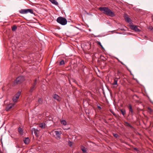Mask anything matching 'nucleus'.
Instances as JSON below:
<instances>
[{
    "label": "nucleus",
    "mask_w": 153,
    "mask_h": 153,
    "mask_svg": "<svg viewBox=\"0 0 153 153\" xmlns=\"http://www.w3.org/2000/svg\"><path fill=\"white\" fill-rule=\"evenodd\" d=\"M19 12L21 14H27V9H21L19 11Z\"/></svg>",
    "instance_id": "obj_11"
},
{
    "label": "nucleus",
    "mask_w": 153,
    "mask_h": 153,
    "mask_svg": "<svg viewBox=\"0 0 153 153\" xmlns=\"http://www.w3.org/2000/svg\"><path fill=\"white\" fill-rule=\"evenodd\" d=\"M60 122L62 124L65 126L67 124V122L65 120H61Z\"/></svg>",
    "instance_id": "obj_23"
},
{
    "label": "nucleus",
    "mask_w": 153,
    "mask_h": 153,
    "mask_svg": "<svg viewBox=\"0 0 153 153\" xmlns=\"http://www.w3.org/2000/svg\"><path fill=\"white\" fill-rule=\"evenodd\" d=\"M36 87L34 86H32L30 88L29 90V92L30 93L32 92L36 88Z\"/></svg>",
    "instance_id": "obj_17"
},
{
    "label": "nucleus",
    "mask_w": 153,
    "mask_h": 153,
    "mask_svg": "<svg viewBox=\"0 0 153 153\" xmlns=\"http://www.w3.org/2000/svg\"><path fill=\"white\" fill-rule=\"evenodd\" d=\"M32 131H33L34 132V133L35 134V135H36L37 132L38 131V130L35 129L34 128H33L32 129Z\"/></svg>",
    "instance_id": "obj_27"
},
{
    "label": "nucleus",
    "mask_w": 153,
    "mask_h": 153,
    "mask_svg": "<svg viewBox=\"0 0 153 153\" xmlns=\"http://www.w3.org/2000/svg\"><path fill=\"white\" fill-rule=\"evenodd\" d=\"M30 13L31 14H34L33 11L32 9H27V13Z\"/></svg>",
    "instance_id": "obj_22"
},
{
    "label": "nucleus",
    "mask_w": 153,
    "mask_h": 153,
    "mask_svg": "<svg viewBox=\"0 0 153 153\" xmlns=\"http://www.w3.org/2000/svg\"><path fill=\"white\" fill-rule=\"evenodd\" d=\"M23 140L24 143L26 144H28L30 142V140L28 137L25 138Z\"/></svg>",
    "instance_id": "obj_12"
},
{
    "label": "nucleus",
    "mask_w": 153,
    "mask_h": 153,
    "mask_svg": "<svg viewBox=\"0 0 153 153\" xmlns=\"http://www.w3.org/2000/svg\"><path fill=\"white\" fill-rule=\"evenodd\" d=\"M99 10L103 14L108 16L113 17L115 16L114 13L107 7H101L99 8Z\"/></svg>",
    "instance_id": "obj_1"
},
{
    "label": "nucleus",
    "mask_w": 153,
    "mask_h": 153,
    "mask_svg": "<svg viewBox=\"0 0 153 153\" xmlns=\"http://www.w3.org/2000/svg\"><path fill=\"white\" fill-rule=\"evenodd\" d=\"M55 133L57 137L58 138L60 137V135L61 134V132L59 131H55Z\"/></svg>",
    "instance_id": "obj_18"
},
{
    "label": "nucleus",
    "mask_w": 153,
    "mask_h": 153,
    "mask_svg": "<svg viewBox=\"0 0 153 153\" xmlns=\"http://www.w3.org/2000/svg\"><path fill=\"white\" fill-rule=\"evenodd\" d=\"M125 19L126 21L128 23H130L131 21V19L129 18L127 15H125Z\"/></svg>",
    "instance_id": "obj_13"
},
{
    "label": "nucleus",
    "mask_w": 153,
    "mask_h": 153,
    "mask_svg": "<svg viewBox=\"0 0 153 153\" xmlns=\"http://www.w3.org/2000/svg\"><path fill=\"white\" fill-rule=\"evenodd\" d=\"M134 150H136V151H137V149L136 148H135L134 149Z\"/></svg>",
    "instance_id": "obj_40"
},
{
    "label": "nucleus",
    "mask_w": 153,
    "mask_h": 153,
    "mask_svg": "<svg viewBox=\"0 0 153 153\" xmlns=\"http://www.w3.org/2000/svg\"><path fill=\"white\" fill-rule=\"evenodd\" d=\"M131 28L132 30H134V31L136 32L139 31V29L137 28V27L135 25H133L131 26Z\"/></svg>",
    "instance_id": "obj_10"
},
{
    "label": "nucleus",
    "mask_w": 153,
    "mask_h": 153,
    "mask_svg": "<svg viewBox=\"0 0 153 153\" xmlns=\"http://www.w3.org/2000/svg\"><path fill=\"white\" fill-rule=\"evenodd\" d=\"M128 108L129 110V111L131 112V114L133 115V111L132 109V107L131 105L130 104H129Z\"/></svg>",
    "instance_id": "obj_14"
},
{
    "label": "nucleus",
    "mask_w": 153,
    "mask_h": 153,
    "mask_svg": "<svg viewBox=\"0 0 153 153\" xmlns=\"http://www.w3.org/2000/svg\"><path fill=\"white\" fill-rule=\"evenodd\" d=\"M98 108L99 109H101V107L100 106H98Z\"/></svg>",
    "instance_id": "obj_37"
},
{
    "label": "nucleus",
    "mask_w": 153,
    "mask_h": 153,
    "mask_svg": "<svg viewBox=\"0 0 153 153\" xmlns=\"http://www.w3.org/2000/svg\"><path fill=\"white\" fill-rule=\"evenodd\" d=\"M68 144L69 146H70V147H72V143L71 141H68Z\"/></svg>",
    "instance_id": "obj_29"
},
{
    "label": "nucleus",
    "mask_w": 153,
    "mask_h": 153,
    "mask_svg": "<svg viewBox=\"0 0 153 153\" xmlns=\"http://www.w3.org/2000/svg\"><path fill=\"white\" fill-rule=\"evenodd\" d=\"M116 58L117 59V60H118V61L119 62H120V61H120V60H119V59L118 58Z\"/></svg>",
    "instance_id": "obj_36"
},
{
    "label": "nucleus",
    "mask_w": 153,
    "mask_h": 153,
    "mask_svg": "<svg viewBox=\"0 0 153 153\" xmlns=\"http://www.w3.org/2000/svg\"><path fill=\"white\" fill-rule=\"evenodd\" d=\"M113 135L116 138L118 136V134H114Z\"/></svg>",
    "instance_id": "obj_32"
},
{
    "label": "nucleus",
    "mask_w": 153,
    "mask_h": 153,
    "mask_svg": "<svg viewBox=\"0 0 153 153\" xmlns=\"http://www.w3.org/2000/svg\"><path fill=\"white\" fill-rule=\"evenodd\" d=\"M81 150L82 151L83 153H87V150L86 148L84 147V146H82L81 147Z\"/></svg>",
    "instance_id": "obj_20"
},
{
    "label": "nucleus",
    "mask_w": 153,
    "mask_h": 153,
    "mask_svg": "<svg viewBox=\"0 0 153 153\" xmlns=\"http://www.w3.org/2000/svg\"><path fill=\"white\" fill-rule=\"evenodd\" d=\"M46 124L44 123H41L39 124V127L42 128L44 129L45 128Z\"/></svg>",
    "instance_id": "obj_15"
},
{
    "label": "nucleus",
    "mask_w": 153,
    "mask_h": 153,
    "mask_svg": "<svg viewBox=\"0 0 153 153\" xmlns=\"http://www.w3.org/2000/svg\"><path fill=\"white\" fill-rule=\"evenodd\" d=\"M13 106V105L12 104H10L8 105L6 108L7 111H9Z\"/></svg>",
    "instance_id": "obj_7"
},
{
    "label": "nucleus",
    "mask_w": 153,
    "mask_h": 153,
    "mask_svg": "<svg viewBox=\"0 0 153 153\" xmlns=\"http://www.w3.org/2000/svg\"><path fill=\"white\" fill-rule=\"evenodd\" d=\"M97 44L99 45L102 48V49H104V48L101 45V43L100 42H97Z\"/></svg>",
    "instance_id": "obj_31"
},
{
    "label": "nucleus",
    "mask_w": 153,
    "mask_h": 153,
    "mask_svg": "<svg viewBox=\"0 0 153 153\" xmlns=\"http://www.w3.org/2000/svg\"><path fill=\"white\" fill-rule=\"evenodd\" d=\"M20 94L21 92L19 91L13 97V100L14 102H16L17 101Z\"/></svg>",
    "instance_id": "obj_4"
},
{
    "label": "nucleus",
    "mask_w": 153,
    "mask_h": 153,
    "mask_svg": "<svg viewBox=\"0 0 153 153\" xmlns=\"http://www.w3.org/2000/svg\"><path fill=\"white\" fill-rule=\"evenodd\" d=\"M37 83V79H36L34 81V82L32 85V86H34V87H36V85Z\"/></svg>",
    "instance_id": "obj_24"
},
{
    "label": "nucleus",
    "mask_w": 153,
    "mask_h": 153,
    "mask_svg": "<svg viewBox=\"0 0 153 153\" xmlns=\"http://www.w3.org/2000/svg\"><path fill=\"white\" fill-rule=\"evenodd\" d=\"M128 125L129 126H130V127H131L132 126H131L129 123H128Z\"/></svg>",
    "instance_id": "obj_39"
},
{
    "label": "nucleus",
    "mask_w": 153,
    "mask_h": 153,
    "mask_svg": "<svg viewBox=\"0 0 153 153\" xmlns=\"http://www.w3.org/2000/svg\"><path fill=\"white\" fill-rule=\"evenodd\" d=\"M68 60H70V65L71 66V65H74V66L76 67V61L74 59H72V60H71L69 59Z\"/></svg>",
    "instance_id": "obj_6"
},
{
    "label": "nucleus",
    "mask_w": 153,
    "mask_h": 153,
    "mask_svg": "<svg viewBox=\"0 0 153 153\" xmlns=\"http://www.w3.org/2000/svg\"><path fill=\"white\" fill-rule=\"evenodd\" d=\"M53 98L59 101L61 100L60 97L57 94H55L53 95Z\"/></svg>",
    "instance_id": "obj_8"
},
{
    "label": "nucleus",
    "mask_w": 153,
    "mask_h": 153,
    "mask_svg": "<svg viewBox=\"0 0 153 153\" xmlns=\"http://www.w3.org/2000/svg\"><path fill=\"white\" fill-rule=\"evenodd\" d=\"M111 112L116 117H117V115H116L115 114L114 112L113 111H112L111 110Z\"/></svg>",
    "instance_id": "obj_33"
},
{
    "label": "nucleus",
    "mask_w": 153,
    "mask_h": 153,
    "mask_svg": "<svg viewBox=\"0 0 153 153\" xmlns=\"http://www.w3.org/2000/svg\"><path fill=\"white\" fill-rule=\"evenodd\" d=\"M17 29V27L15 25H13V26L12 27V30L13 31H15Z\"/></svg>",
    "instance_id": "obj_21"
},
{
    "label": "nucleus",
    "mask_w": 153,
    "mask_h": 153,
    "mask_svg": "<svg viewBox=\"0 0 153 153\" xmlns=\"http://www.w3.org/2000/svg\"><path fill=\"white\" fill-rule=\"evenodd\" d=\"M65 63L64 61V60H62L60 62L59 64L60 65H64Z\"/></svg>",
    "instance_id": "obj_30"
},
{
    "label": "nucleus",
    "mask_w": 153,
    "mask_h": 153,
    "mask_svg": "<svg viewBox=\"0 0 153 153\" xmlns=\"http://www.w3.org/2000/svg\"><path fill=\"white\" fill-rule=\"evenodd\" d=\"M120 63L122 64L123 65H124V64H123V63L122 62L120 61Z\"/></svg>",
    "instance_id": "obj_38"
},
{
    "label": "nucleus",
    "mask_w": 153,
    "mask_h": 153,
    "mask_svg": "<svg viewBox=\"0 0 153 153\" xmlns=\"http://www.w3.org/2000/svg\"><path fill=\"white\" fill-rule=\"evenodd\" d=\"M56 21L58 23L62 25H65L67 23L66 19L62 17H58Z\"/></svg>",
    "instance_id": "obj_2"
},
{
    "label": "nucleus",
    "mask_w": 153,
    "mask_h": 153,
    "mask_svg": "<svg viewBox=\"0 0 153 153\" xmlns=\"http://www.w3.org/2000/svg\"><path fill=\"white\" fill-rule=\"evenodd\" d=\"M50 1H51L52 3L56 5H57L58 4V2L55 0H49Z\"/></svg>",
    "instance_id": "obj_16"
},
{
    "label": "nucleus",
    "mask_w": 153,
    "mask_h": 153,
    "mask_svg": "<svg viewBox=\"0 0 153 153\" xmlns=\"http://www.w3.org/2000/svg\"><path fill=\"white\" fill-rule=\"evenodd\" d=\"M117 80L115 79L114 80V82L112 84L113 85H117Z\"/></svg>",
    "instance_id": "obj_28"
},
{
    "label": "nucleus",
    "mask_w": 153,
    "mask_h": 153,
    "mask_svg": "<svg viewBox=\"0 0 153 153\" xmlns=\"http://www.w3.org/2000/svg\"><path fill=\"white\" fill-rule=\"evenodd\" d=\"M149 29H150L151 30H153V27L152 26H150L149 27Z\"/></svg>",
    "instance_id": "obj_35"
},
{
    "label": "nucleus",
    "mask_w": 153,
    "mask_h": 153,
    "mask_svg": "<svg viewBox=\"0 0 153 153\" xmlns=\"http://www.w3.org/2000/svg\"><path fill=\"white\" fill-rule=\"evenodd\" d=\"M25 80V77L23 76H20L18 77L14 81V84H19L23 82Z\"/></svg>",
    "instance_id": "obj_3"
},
{
    "label": "nucleus",
    "mask_w": 153,
    "mask_h": 153,
    "mask_svg": "<svg viewBox=\"0 0 153 153\" xmlns=\"http://www.w3.org/2000/svg\"><path fill=\"white\" fill-rule=\"evenodd\" d=\"M133 98L134 100H135V102L138 103L139 102V97L136 95H134L133 97Z\"/></svg>",
    "instance_id": "obj_9"
},
{
    "label": "nucleus",
    "mask_w": 153,
    "mask_h": 153,
    "mask_svg": "<svg viewBox=\"0 0 153 153\" xmlns=\"http://www.w3.org/2000/svg\"><path fill=\"white\" fill-rule=\"evenodd\" d=\"M122 114L124 116L126 114V111L124 109H122L120 110Z\"/></svg>",
    "instance_id": "obj_25"
},
{
    "label": "nucleus",
    "mask_w": 153,
    "mask_h": 153,
    "mask_svg": "<svg viewBox=\"0 0 153 153\" xmlns=\"http://www.w3.org/2000/svg\"><path fill=\"white\" fill-rule=\"evenodd\" d=\"M71 22L72 23H73V21H72L71 19H68V22Z\"/></svg>",
    "instance_id": "obj_34"
},
{
    "label": "nucleus",
    "mask_w": 153,
    "mask_h": 153,
    "mask_svg": "<svg viewBox=\"0 0 153 153\" xmlns=\"http://www.w3.org/2000/svg\"><path fill=\"white\" fill-rule=\"evenodd\" d=\"M70 26L68 27L69 32H71V31H74L75 29V27L73 25L69 24Z\"/></svg>",
    "instance_id": "obj_5"
},
{
    "label": "nucleus",
    "mask_w": 153,
    "mask_h": 153,
    "mask_svg": "<svg viewBox=\"0 0 153 153\" xmlns=\"http://www.w3.org/2000/svg\"><path fill=\"white\" fill-rule=\"evenodd\" d=\"M38 102L39 104H42L43 102V100L42 99L39 98L38 100Z\"/></svg>",
    "instance_id": "obj_26"
},
{
    "label": "nucleus",
    "mask_w": 153,
    "mask_h": 153,
    "mask_svg": "<svg viewBox=\"0 0 153 153\" xmlns=\"http://www.w3.org/2000/svg\"><path fill=\"white\" fill-rule=\"evenodd\" d=\"M18 131L21 135H23V130L21 128L19 127L18 128Z\"/></svg>",
    "instance_id": "obj_19"
}]
</instances>
